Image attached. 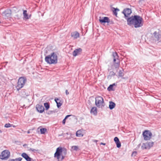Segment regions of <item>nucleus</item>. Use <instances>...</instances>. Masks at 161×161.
I'll return each instance as SVG.
<instances>
[{
    "label": "nucleus",
    "mask_w": 161,
    "mask_h": 161,
    "mask_svg": "<svg viewBox=\"0 0 161 161\" xmlns=\"http://www.w3.org/2000/svg\"><path fill=\"white\" fill-rule=\"evenodd\" d=\"M127 24L129 25H133L136 28L143 26V21L142 18L140 16L135 15L127 19Z\"/></svg>",
    "instance_id": "obj_1"
},
{
    "label": "nucleus",
    "mask_w": 161,
    "mask_h": 161,
    "mask_svg": "<svg viewBox=\"0 0 161 161\" xmlns=\"http://www.w3.org/2000/svg\"><path fill=\"white\" fill-rule=\"evenodd\" d=\"M67 153L66 149H63L61 147H58L57 148L54 156L57 158L58 161H62L64 159Z\"/></svg>",
    "instance_id": "obj_2"
},
{
    "label": "nucleus",
    "mask_w": 161,
    "mask_h": 161,
    "mask_svg": "<svg viewBox=\"0 0 161 161\" xmlns=\"http://www.w3.org/2000/svg\"><path fill=\"white\" fill-rule=\"evenodd\" d=\"M45 61L49 64H56L58 62V56L56 53L53 52L46 56Z\"/></svg>",
    "instance_id": "obj_3"
},
{
    "label": "nucleus",
    "mask_w": 161,
    "mask_h": 161,
    "mask_svg": "<svg viewBox=\"0 0 161 161\" xmlns=\"http://www.w3.org/2000/svg\"><path fill=\"white\" fill-rule=\"evenodd\" d=\"M26 81V79L24 77H21L19 78L17 83V85L16 86L17 90L19 91L22 88Z\"/></svg>",
    "instance_id": "obj_4"
},
{
    "label": "nucleus",
    "mask_w": 161,
    "mask_h": 161,
    "mask_svg": "<svg viewBox=\"0 0 161 161\" xmlns=\"http://www.w3.org/2000/svg\"><path fill=\"white\" fill-rule=\"evenodd\" d=\"M104 100L103 98L99 96H97L95 98V105L98 108L103 106Z\"/></svg>",
    "instance_id": "obj_5"
},
{
    "label": "nucleus",
    "mask_w": 161,
    "mask_h": 161,
    "mask_svg": "<svg viewBox=\"0 0 161 161\" xmlns=\"http://www.w3.org/2000/svg\"><path fill=\"white\" fill-rule=\"evenodd\" d=\"M10 156V152L7 150L3 151L0 155V158L3 160L7 159Z\"/></svg>",
    "instance_id": "obj_6"
},
{
    "label": "nucleus",
    "mask_w": 161,
    "mask_h": 161,
    "mask_svg": "<svg viewBox=\"0 0 161 161\" xmlns=\"http://www.w3.org/2000/svg\"><path fill=\"white\" fill-rule=\"evenodd\" d=\"M142 135L144 140L146 141L149 140L152 135V133L150 131L147 130L144 131L143 132Z\"/></svg>",
    "instance_id": "obj_7"
},
{
    "label": "nucleus",
    "mask_w": 161,
    "mask_h": 161,
    "mask_svg": "<svg viewBox=\"0 0 161 161\" xmlns=\"http://www.w3.org/2000/svg\"><path fill=\"white\" fill-rule=\"evenodd\" d=\"M11 11L10 9H7L3 13V16L5 19H8L11 17Z\"/></svg>",
    "instance_id": "obj_8"
},
{
    "label": "nucleus",
    "mask_w": 161,
    "mask_h": 161,
    "mask_svg": "<svg viewBox=\"0 0 161 161\" xmlns=\"http://www.w3.org/2000/svg\"><path fill=\"white\" fill-rule=\"evenodd\" d=\"M99 21L101 23H108L110 22V20L109 18L107 17H104L101 18L99 17Z\"/></svg>",
    "instance_id": "obj_9"
},
{
    "label": "nucleus",
    "mask_w": 161,
    "mask_h": 161,
    "mask_svg": "<svg viewBox=\"0 0 161 161\" xmlns=\"http://www.w3.org/2000/svg\"><path fill=\"white\" fill-rule=\"evenodd\" d=\"M131 10L129 8L125 9L122 12L125 17H128V16L131 13Z\"/></svg>",
    "instance_id": "obj_10"
},
{
    "label": "nucleus",
    "mask_w": 161,
    "mask_h": 161,
    "mask_svg": "<svg viewBox=\"0 0 161 161\" xmlns=\"http://www.w3.org/2000/svg\"><path fill=\"white\" fill-rule=\"evenodd\" d=\"M37 111L40 113H42L44 111V107L41 105L37 104L36 106Z\"/></svg>",
    "instance_id": "obj_11"
},
{
    "label": "nucleus",
    "mask_w": 161,
    "mask_h": 161,
    "mask_svg": "<svg viewBox=\"0 0 161 161\" xmlns=\"http://www.w3.org/2000/svg\"><path fill=\"white\" fill-rule=\"evenodd\" d=\"M82 51V49L80 48H79L75 49L73 52V55L74 56H76L78 55Z\"/></svg>",
    "instance_id": "obj_12"
},
{
    "label": "nucleus",
    "mask_w": 161,
    "mask_h": 161,
    "mask_svg": "<svg viewBox=\"0 0 161 161\" xmlns=\"http://www.w3.org/2000/svg\"><path fill=\"white\" fill-rule=\"evenodd\" d=\"M21 156L27 161H31V158L25 153H23L21 154Z\"/></svg>",
    "instance_id": "obj_13"
},
{
    "label": "nucleus",
    "mask_w": 161,
    "mask_h": 161,
    "mask_svg": "<svg viewBox=\"0 0 161 161\" xmlns=\"http://www.w3.org/2000/svg\"><path fill=\"white\" fill-rule=\"evenodd\" d=\"M114 140L116 144L117 147L118 148L120 147L121 146V145L119 138L117 137H116L114 138Z\"/></svg>",
    "instance_id": "obj_14"
},
{
    "label": "nucleus",
    "mask_w": 161,
    "mask_h": 161,
    "mask_svg": "<svg viewBox=\"0 0 161 161\" xmlns=\"http://www.w3.org/2000/svg\"><path fill=\"white\" fill-rule=\"evenodd\" d=\"M71 36L74 39H76L79 37V34L77 32H72L71 33Z\"/></svg>",
    "instance_id": "obj_15"
},
{
    "label": "nucleus",
    "mask_w": 161,
    "mask_h": 161,
    "mask_svg": "<svg viewBox=\"0 0 161 161\" xmlns=\"http://www.w3.org/2000/svg\"><path fill=\"white\" fill-rule=\"evenodd\" d=\"M90 112L91 114H93L94 115H96L97 114V108L96 107H92Z\"/></svg>",
    "instance_id": "obj_16"
},
{
    "label": "nucleus",
    "mask_w": 161,
    "mask_h": 161,
    "mask_svg": "<svg viewBox=\"0 0 161 161\" xmlns=\"http://www.w3.org/2000/svg\"><path fill=\"white\" fill-rule=\"evenodd\" d=\"M113 56L114 58V62L116 61L118 59V56L117 53L116 52H114L113 53Z\"/></svg>",
    "instance_id": "obj_17"
},
{
    "label": "nucleus",
    "mask_w": 161,
    "mask_h": 161,
    "mask_svg": "<svg viewBox=\"0 0 161 161\" xmlns=\"http://www.w3.org/2000/svg\"><path fill=\"white\" fill-rule=\"evenodd\" d=\"M109 107L110 109H112L115 107V104L114 103L111 101H109Z\"/></svg>",
    "instance_id": "obj_18"
},
{
    "label": "nucleus",
    "mask_w": 161,
    "mask_h": 161,
    "mask_svg": "<svg viewBox=\"0 0 161 161\" xmlns=\"http://www.w3.org/2000/svg\"><path fill=\"white\" fill-rule=\"evenodd\" d=\"M76 136L79 137H82L83 136L82 132L81 130H78L76 132Z\"/></svg>",
    "instance_id": "obj_19"
},
{
    "label": "nucleus",
    "mask_w": 161,
    "mask_h": 161,
    "mask_svg": "<svg viewBox=\"0 0 161 161\" xmlns=\"http://www.w3.org/2000/svg\"><path fill=\"white\" fill-rule=\"evenodd\" d=\"M148 147V149H149L151 147L153 146L154 143L153 142H150L146 143Z\"/></svg>",
    "instance_id": "obj_20"
},
{
    "label": "nucleus",
    "mask_w": 161,
    "mask_h": 161,
    "mask_svg": "<svg viewBox=\"0 0 161 161\" xmlns=\"http://www.w3.org/2000/svg\"><path fill=\"white\" fill-rule=\"evenodd\" d=\"M55 101L56 103L58 108H59L62 105V104L60 103V100L58 98H55Z\"/></svg>",
    "instance_id": "obj_21"
},
{
    "label": "nucleus",
    "mask_w": 161,
    "mask_h": 161,
    "mask_svg": "<svg viewBox=\"0 0 161 161\" xmlns=\"http://www.w3.org/2000/svg\"><path fill=\"white\" fill-rule=\"evenodd\" d=\"M116 61H117V62H114V65L116 68H117L119 67L120 64V61L119 59H118Z\"/></svg>",
    "instance_id": "obj_22"
},
{
    "label": "nucleus",
    "mask_w": 161,
    "mask_h": 161,
    "mask_svg": "<svg viewBox=\"0 0 161 161\" xmlns=\"http://www.w3.org/2000/svg\"><path fill=\"white\" fill-rule=\"evenodd\" d=\"M27 11L26 10H23V14L24 16V19H28L29 18L27 14Z\"/></svg>",
    "instance_id": "obj_23"
},
{
    "label": "nucleus",
    "mask_w": 161,
    "mask_h": 161,
    "mask_svg": "<svg viewBox=\"0 0 161 161\" xmlns=\"http://www.w3.org/2000/svg\"><path fill=\"white\" fill-rule=\"evenodd\" d=\"M44 106L45 107L46 110H47L50 107L49 103H44Z\"/></svg>",
    "instance_id": "obj_24"
},
{
    "label": "nucleus",
    "mask_w": 161,
    "mask_h": 161,
    "mask_svg": "<svg viewBox=\"0 0 161 161\" xmlns=\"http://www.w3.org/2000/svg\"><path fill=\"white\" fill-rule=\"evenodd\" d=\"M40 131L41 134H44L47 131V129L46 128H41L40 130Z\"/></svg>",
    "instance_id": "obj_25"
},
{
    "label": "nucleus",
    "mask_w": 161,
    "mask_h": 161,
    "mask_svg": "<svg viewBox=\"0 0 161 161\" xmlns=\"http://www.w3.org/2000/svg\"><path fill=\"white\" fill-rule=\"evenodd\" d=\"M141 148L142 149H148L147 147V145L146 143H143L142 144V146H141Z\"/></svg>",
    "instance_id": "obj_26"
},
{
    "label": "nucleus",
    "mask_w": 161,
    "mask_h": 161,
    "mask_svg": "<svg viewBox=\"0 0 161 161\" xmlns=\"http://www.w3.org/2000/svg\"><path fill=\"white\" fill-rule=\"evenodd\" d=\"M22 159L21 158L19 157L18 158H16L15 159H11L10 160V161H21Z\"/></svg>",
    "instance_id": "obj_27"
},
{
    "label": "nucleus",
    "mask_w": 161,
    "mask_h": 161,
    "mask_svg": "<svg viewBox=\"0 0 161 161\" xmlns=\"http://www.w3.org/2000/svg\"><path fill=\"white\" fill-rule=\"evenodd\" d=\"M114 10L113 11V13L116 16H117V11H119V9L117 8H114Z\"/></svg>",
    "instance_id": "obj_28"
},
{
    "label": "nucleus",
    "mask_w": 161,
    "mask_h": 161,
    "mask_svg": "<svg viewBox=\"0 0 161 161\" xmlns=\"http://www.w3.org/2000/svg\"><path fill=\"white\" fill-rule=\"evenodd\" d=\"M71 115H68L66 116L65 118L62 121V123L64 125L65 123L66 119L69 117Z\"/></svg>",
    "instance_id": "obj_29"
},
{
    "label": "nucleus",
    "mask_w": 161,
    "mask_h": 161,
    "mask_svg": "<svg viewBox=\"0 0 161 161\" xmlns=\"http://www.w3.org/2000/svg\"><path fill=\"white\" fill-rule=\"evenodd\" d=\"M72 149L75 151H77L78 149V147L76 146H74L72 147Z\"/></svg>",
    "instance_id": "obj_30"
},
{
    "label": "nucleus",
    "mask_w": 161,
    "mask_h": 161,
    "mask_svg": "<svg viewBox=\"0 0 161 161\" xmlns=\"http://www.w3.org/2000/svg\"><path fill=\"white\" fill-rule=\"evenodd\" d=\"M12 125H11L9 123H7V124H6L4 125V127H5L6 128H8V127H11Z\"/></svg>",
    "instance_id": "obj_31"
},
{
    "label": "nucleus",
    "mask_w": 161,
    "mask_h": 161,
    "mask_svg": "<svg viewBox=\"0 0 161 161\" xmlns=\"http://www.w3.org/2000/svg\"><path fill=\"white\" fill-rule=\"evenodd\" d=\"M113 85H110L108 88V90L109 91L113 90Z\"/></svg>",
    "instance_id": "obj_32"
},
{
    "label": "nucleus",
    "mask_w": 161,
    "mask_h": 161,
    "mask_svg": "<svg viewBox=\"0 0 161 161\" xmlns=\"http://www.w3.org/2000/svg\"><path fill=\"white\" fill-rule=\"evenodd\" d=\"M115 74L114 72L113 71H111L109 72V76H112L114 75Z\"/></svg>",
    "instance_id": "obj_33"
},
{
    "label": "nucleus",
    "mask_w": 161,
    "mask_h": 161,
    "mask_svg": "<svg viewBox=\"0 0 161 161\" xmlns=\"http://www.w3.org/2000/svg\"><path fill=\"white\" fill-rule=\"evenodd\" d=\"M29 150V151H31L33 152H38V150L33 149H32V148H30Z\"/></svg>",
    "instance_id": "obj_34"
},
{
    "label": "nucleus",
    "mask_w": 161,
    "mask_h": 161,
    "mask_svg": "<svg viewBox=\"0 0 161 161\" xmlns=\"http://www.w3.org/2000/svg\"><path fill=\"white\" fill-rule=\"evenodd\" d=\"M119 76L120 77H122L123 76V73L121 70H120L119 72Z\"/></svg>",
    "instance_id": "obj_35"
},
{
    "label": "nucleus",
    "mask_w": 161,
    "mask_h": 161,
    "mask_svg": "<svg viewBox=\"0 0 161 161\" xmlns=\"http://www.w3.org/2000/svg\"><path fill=\"white\" fill-rule=\"evenodd\" d=\"M153 34L155 36V37L156 38H158V36L157 35L158 34V33L156 31H155L154 33H153Z\"/></svg>",
    "instance_id": "obj_36"
},
{
    "label": "nucleus",
    "mask_w": 161,
    "mask_h": 161,
    "mask_svg": "<svg viewBox=\"0 0 161 161\" xmlns=\"http://www.w3.org/2000/svg\"><path fill=\"white\" fill-rule=\"evenodd\" d=\"M65 93L66 95H68L69 94V92H68V90H67L65 91Z\"/></svg>",
    "instance_id": "obj_37"
},
{
    "label": "nucleus",
    "mask_w": 161,
    "mask_h": 161,
    "mask_svg": "<svg viewBox=\"0 0 161 161\" xmlns=\"http://www.w3.org/2000/svg\"><path fill=\"white\" fill-rule=\"evenodd\" d=\"M136 154V152H133L132 153V155H133V154Z\"/></svg>",
    "instance_id": "obj_38"
},
{
    "label": "nucleus",
    "mask_w": 161,
    "mask_h": 161,
    "mask_svg": "<svg viewBox=\"0 0 161 161\" xmlns=\"http://www.w3.org/2000/svg\"><path fill=\"white\" fill-rule=\"evenodd\" d=\"M100 144H102V145H105V143L102 142Z\"/></svg>",
    "instance_id": "obj_39"
},
{
    "label": "nucleus",
    "mask_w": 161,
    "mask_h": 161,
    "mask_svg": "<svg viewBox=\"0 0 161 161\" xmlns=\"http://www.w3.org/2000/svg\"><path fill=\"white\" fill-rule=\"evenodd\" d=\"M113 85V86H115L116 85L115 84V83H114L112 85Z\"/></svg>",
    "instance_id": "obj_40"
},
{
    "label": "nucleus",
    "mask_w": 161,
    "mask_h": 161,
    "mask_svg": "<svg viewBox=\"0 0 161 161\" xmlns=\"http://www.w3.org/2000/svg\"><path fill=\"white\" fill-rule=\"evenodd\" d=\"M2 131H1V130H0V133H2Z\"/></svg>",
    "instance_id": "obj_41"
}]
</instances>
